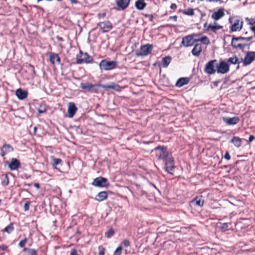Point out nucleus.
<instances>
[{
    "label": "nucleus",
    "mask_w": 255,
    "mask_h": 255,
    "mask_svg": "<svg viewBox=\"0 0 255 255\" xmlns=\"http://www.w3.org/2000/svg\"><path fill=\"white\" fill-rule=\"evenodd\" d=\"M93 62V59L92 57L89 56L86 52L83 53V52L80 50L79 54L77 55L76 62L77 64L92 63Z\"/></svg>",
    "instance_id": "f257e3e1"
},
{
    "label": "nucleus",
    "mask_w": 255,
    "mask_h": 255,
    "mask_svg": "<svg viewBox=\"0 0 255 255\" xmlns=\"http://www.w3.org/2000/svg\"><path fill=\"white\" fill-rule=\"evenodd\" d=\"M152 50V45L147 44L141 46L140 49L135 51V55L137 56H145L150 54Z\"/></svg>",
    "instance_id": "f03ea898"
},
{
    "label": "nucleus",
    "mask_w": 255,
    "mask_h": 255,
    "mask_svg": "<svg viewBox=\"0 0 255 255\" xmlns=\"http://www.w3.org/2000/svg\"><path fill=\"white\" fill-rule=\"evenodd\" d=\"M156 155L159 159L165 160L168 156L171 155L167 152L166 148L163 146H158L155 148Z\"/></svg>",
    "instance_id": "7ed1b4c3"
},
{
    "label": "nucleus",
    "mask_w": 255,
    "mask_h": 255,
    "mask_svg": "<svg viewBox=\"0 0 255 255\" xmlns=\"http://www.w3.org/2000/svg\"><path fill=\"white\" fill-rule=\"evenodd\" d=\"M117 64L116 61H108L106 60H103L100 62L99 66L102 70H110L116 68Z\"/></svg>",
    "instance_id": "20e7f679"
},
{
    "label": "nucleus",
    "mask_w": 255,
    "mask_h": 255,
    "mask_svg": "<svg viewBox=\"0 0 255 255\" xmlns=\"http://www.w3.org/2000/svg\"><path fill=\"white\" fill-rule=\"evenodd\" d=\"M217 60L209 61L204 68V72L208 75L214 74L216 71Z\"/></svg>",
    "instance_id": "39448f33"
},
{
    "label": "nucleus",
    "mask_w": 255,
    "mask_h": 255,
    "mask_svg": "<svg viewBox=\"0 0 255 255\" xmlns=\"http://www.w3.org/2000/svg\"><path fill=\"white\" fill-rule=\"evenodd\" d=\"M164 162L166 171L170 174H173L174 172V161L172 156H168L164 160Z\"/></svg>",
    "instance_id": "423d86ee"
},
{
    "label": "nucleus",
    "mask_w": 255,
    "mask_h": 255,
    "mask_svg": "<svg viewBox=\"0 0 255 255\" xmlns=\"http://www.w3.org/2000/svg\"><path fill=\"white\" fill-rule=\"evenodd\" d=\"M230 70L229 65L226 62L222 61L219 63L217 62L216 71L219 74H226Z\"/></svg>",
    "instance_id": "0eeeda50"
},
{
    "label": "nucleus",
    "mask_w": 255,
    "mask_h": 255,
    "mask_svg": "<svg viewBox=\"0 0 255 255\" xmlns=\"http://www.w3.org/2000/svg\"><path fill=\"white\" fill-rule=\"evenodd\" d=\"M92 184L94 186L100 187H106L109 186L107 179L101 176L95 178Z\"/></svg>",
    "instance_id": "6e6552de"
},
{
    "label": "nucleus",
    "mask_w": 255,
    "mask_h": 255,
    "mask_svg": "<svg viewBox=\"0 0 255 255\" xmlns=\"http://www.w3.org/2000/svg\"><path fill=\"white\" fill-rule=\"evenodd\" d=\"M98 26L103 33L109 32L113 28V25L110 21L100 22Z\"/></svg>",
    "instance_id": "1a4fd4ad"
},
{
    "label": "nucleus",
    "mask_w": 255,
    "mask_h": 255,
    "mask_svg": "<svg viewBox=\"0 0 255 255\" xmlns=\"http://www.w3.org/2000/svg\"><path fill=\"white\" fill-rule=\"evenodd\" d=\"M197 36V35L194 34L192 35H188L183 38L182 40L183 45L186 47L193 45L194 42L197 40V39H195L194 37H196Z\"/></svg>",
    "instance_id": "9d476101"
},
{
    "label": "nucleus",
    "mask_w": 255,
    "mask_h": 255,
    "mask_svg": "<svg viewBox=\"0 0 255 255\" xmlns=\"http://www.w3.org/2000/svg\"><path fill=\"white\" fill-rule=\"evenodd\" d=\"M254 60H255V52H248L243 61V64L244 66L249 65Z\"/></svg>",
    "instance_id": "9b49d317"
},
{
    "label": "nucleus",
    "mask_w": 255,
    "mask_h": 255,
    "mask_svg": "<svg viewBox=\"0 0 255 255\" xmlns=\"http://www.w3.org/2000/svg\"><path fill=\"white\" fill-rule=\"evenodd\" d=\"M222 28V26L217 24L216 22H215L214 24H208L206 22L204 24V28L205 29V30H210L214 33H216L218 30L221 29Z\"/></svg>",
    "instance_id": "f8f14e48"
},
{
    "label": "nucleus",
    "mask_w": 255,
    "mask_h": 255,
    "mask_svg": "<svg viewBox=\"0 0 255 255\" xmlns=\"http://www.w3.org/2000/svg\"><path fill=\"white\" fill-rule=\"evenodd\" d=\"M98 85L99 84L93 85L88 83H82L80 84V87L83 90L97 92L95 88L100 87V86H98Z\"/></svg>",
    "instance_id": "ddd939ff"
},
{
    "label": "nucleus",
    "mask_w": 255,
    "mask_h": 255,
    "mask_svg": "<svg viewBox=\"0 0 255 255\" xmlns=\"http://www.w3.org/2000/svg\"><path fill=\"white\" fill-rule=\"evenodd\" d=\"M238 39H237V37H233L231 42L232 46L236 48H239L240 49H243L246 46H249L251 44V42H250L248 44L239 43H238Z\"/></svg>",
    "instance_id": "4468645a"
},
{
    "label": "nucleus",
    "mask_w": 255,
    "mask_h": 255,
    "mask_svg": "<svg viewBox=\"0 0 255 255\" xmlns=\"http://www.w3.org/2000/svg\"><path fill=\"white\" fill-rule=\"evenodd\" d=\"M223 120L228 125H234L238 124L240 121V119L238 117H234L233 118L224 117Z\"/></svg>",
    "instance_id": "2eb2a0df"
},
{
    "label": "nucleus",
    "mask_w": 255,
    "mask_h": 255,
    "mask_svg": "<svg viewBox=\"0 0 255 255\" xmlns=\"http://www.w3.org/2000/svg\"><path fill=\"white\" fill-rule=\"evenodd\" d=\"M6 163L11 170L17 169L20 165L19 161L16 158H12L10 162L7 161Z\"/></svg>",
    "instance_id": "dca6fc26"
},
{
    "label": "nucleus",
    "mask_w": 255,
    "mask_h": 255,
    "mask_svg": "<svg viewBox=\"0 0 255 255\" xmlns=\"http://www.w3.org/2000/svg\"><path fill=\"white\" fill-rule=\"evenodd\" d=\"M98 86H100V87L105 89H113L118 92L121 90V87L118 84L114 83H112L110 85H98Z\"/></svg>",
    "instance_id": "f3484780"
},
{
    "label": "nucleus",
    "mask_w": 255,
    "mask_h": 255,
    "mask_svg": "<svg viewBox=\"0 0 255 255\" xmlns=\"http://www.w3.org/2000/svg\"><path fill=\"white\" fill-rule=\"evenodd\" d=\"M224 15V9L221 8L219 9L218 11L213 12L211 17L213 19L218 20L223 17Z\"/></svg>",
    "instance_id": "a211bd4d"
},
{
    "label": "nucleus",
    "mask_w": 255,
    "mask_h": 255,
    "mask_svg": "<svg viewBox=\"0 0 255 255\" xmlns=\"http://www.w3.org/2000/svg\"><path fill=\"white\" fill-rule=\"evenodd\" d=\"M77 110V107L73 103H69L68 107V113L69 118H72Z\"/></svg>",
    "instance_id": "6ab92c4d"
},
{
    "label": "nucleus",
    "mask_w": 255,
    "mask_h": 255,
    "mask_svg": "<svg viewBox=\"0 0 255 255\" xmlns=\"http://www.w3.org/2000/svg\"><path fill=\"white\" fill-rule=\"evenodd\" d=\"M243 27V22L240 20L236 19L231 27L232 31H240Z\"/></svg>",
    "instance_id": "aec40b11"
},
{
    "label": "nucleus",
    "mask_w": 255,
    "mask_h": 255,
    "mask_svg": "<svg viewBox=\"0 0 255 255\" xmlns=\"http://www.w3.org/2000/svg\"><path fill=\"white\" fill-rule=\"evenodd\" d=\"M194 206L202 207L204 205V200L202 196L196 197L191 202Z\"/></svg>",
    "instance_id": "412c9836"
},
{
    "label": "nucleus",
    "mask_w": 255,
    "mask_h": 255,
    "mask_svg": "<svg viewBox=\"0 0 255 255\" xmlns=\"http://www.w3.org/2000/svg\"><path fill=\"white\" fill-rule=\"evenodd\" d=\"M16 96L19 100H23L26 98L27 93L26 91L22 90L21 89L19 88L16 90L15 92Z\"/></svg>",
    "instance_id": "4be33fe9"
},
{
    "label": "nucleus",
    "mask_w": 255,
    "mask_h": 255,
    "mask_svg": "<svg viewBox=\"0 0 255 255\" xmlns=\"http://www.w3.org/2000/svg\"><path fill=\"white\" fill-rule=\"evenodd\" d=\"M49 61L52 64H54L55 63H59L60 58L57 54L51 53L49 55Z\"/></svg>",
    "instance_id": "5701e85b"
},
{
    "label": "nucleus",
    "mask_w": 255,
    "mask_h": 255,
    "mask_svg": "<svg viewBox=\"0 0 255 255\" xmlns=\"http://www.w3.org/2000/svg\"><path fill=\"white\" fill-rule=\"evenodd\" d=\"M189 82V78L188 77H183L179 78L176 81V86L181 87L186 84H187Z\"/></svg>",
    "instance_id": "b1692460"
},
{
    "label": "nucleus",
    "mask_w": 255,
    "mask_h": 255,
    "mask_svg": "<svg viewBox=\"0 0 255 255\" xmlns=\"http://www.w3.org/2000/svg\"><path fill=\"white\" fill-rule=\"evenodd\" d=\"M108 197V193L106 191H101L98 193L96 200L99 202H101L106 200Z\"/></svg>",
    "instance_id": "393cba45"
},
{
    "label": "nucleus",
    "mask_w": 255,
    "mask_h": 255,
    "mask_svg": "<svg viewBox=\"0 0 255 255\" xmlns=\"http://www.w3.org/2000/svg\"><path fill=\"white\" fill-rule=\"evenodd\" d=\"M130 0H120L117 1V5L122 9L128 7L129 3Z\"/></svg>",
    "instance_id": "a878e982"
},
{
    "label": "nucleus",
    "mask_w": 255,
    "mask_h": 255,
    "mask_svg": "<svg viewBox=\"0 0 255 255\" xmlns=\"http://www.w3.org/2000/svg\"><path fill=\"white\" fill-rule=\"evenodd\" d=\"M231 142L237 148L240 147L242 144V139L238 136H234Z\"/></svg>",
    "instance_id": "bb28decb"
},
{
    "label": "nucleus",
    "mask_w": 255,
    "mask_h": 255,
    "mask_svg": "<svg viewBox=\"0 0 255 255\" xmlns=\"http://www.w3.org/2000/svg\"><path fill=\"white\" fill-rule=\"evenodd\" d=\"M202 51L201 44H196L192 50V53L193 55L198 56Z\"/></svg>",
    "instance_id": "cd10ccee"
},
{
    "label": "nucleus",
    "mask_w": 255,
    "mask_h": 255,
    "mask_svg": "<svg viewBox=\"0 0 255 255\" xmlns=\"http://www.w3.org/2000/svg\"><path fill=\"white\" fill-rule=\"evenodd\" d=\"M145 6L146 3L144 2V0H138L135 2V6L139 10L143 9Z\"/></svg>",
    "instance_id": "c85d7f7f"
},
{
    "label": "nucleus",
    "mask_w": 255,
    "mask_h": 255,
    "mask_svg": "<svg viewBox=\"0 0 255 255\" xmlns=\"http://www.w3.org/2000/svg\"><path fill=\"white\" fill-rule=\"evenodd\" d=\"M171 61V58L169 56H166L163 58V67L166 68L169 65Z\"/></svg>",
    "instance_id": "c756f323"
},
{
    "label": "nucleus",
    "mask_w": 255,
    "mask_h": 255,
    "mask_svg": "<svg viewBox=\"0 0 255 255\" xmlns=\"http://www.w3.org/2000/svg\"><path fill=\"white\" fill-rule=\"evenodd\" d=\"M196 41H201L205 45H208L210 43L209 39L206 36H203L199 39H197Z\"/></svg>",
    "instance_id": "7c9ffc66"
},
{
    "label": "nucleus",
    "mask_w": 255,
    "mask_h": 255,
    "mask_svg": "<svg viewBox=\"0 0 255 255\" xmlns=\"http://www.w3.org/2000/svg\"><path fill=\"white\" fill-rule=\"evenodd\" d=\"M23 251L27 252V255H37L34 249L24 248Z\"/></svg>",
    "instance_id": "2f4dec72"
},
{
    "label": "nucleus",
    "mask_w": 255,
    "mask_h": 255,
    "mask_svg": "<svg viewBox=\"0 0 255 255\" xmlns=\"http://www.w3.org/2000/svg\"><path fill=\"white\" fill-rule=\"evenodd\" d=\"M2 148L5 150V152H11L13 150L12 147L11 145L6 144L3 145Z\"/></svg>",
    "instance_id": "473e14b6"
},
{
    "label": "nucleus",
    "mask_w": 255,
    "mask_h": 255,
    "mask_svg": "<svg viewBox=\"0 0 255 255\" xmlns=\"http://www.w3.org/2000/svg\"><path fill=\"white\" fill-rule=\"evenodd\" d=\"M182 13L188 15H193L194 14V10L192 8H188L182 10Z\"/></svg>",
    "instance_id": "72a5a7b5"
},
{
    "label": "nucleus",
    "mask_w": 255,
    "mask_h": 255,
    "mask_svg": "<svg viewBox=\"0 0 255 255\" xmlns=\"http://www.w3.org/2000/svg\"><path fill=\"white\" fill-rule=\"evenodd\" d=\"M13 230V224L10 223L9 225L6 227L4 229V231L8 234L10 233Z\"/></svg>",
    "instance_id": "f704fd0d"
},
{
    "label": "nucleus",
    "mask_w": 255,
    "mask_h": 255,
    "mask_svg": "<svg viewBox=\"0 0 255 255\" xmlns=\"http://www.w3.org/2000/svg\"><path fill=\"white\" fill-rule=\"evenodd\" d=\"M228 62L233 64H236L238 63V58L236 56L230 57L228 59Z\"/></svg>",
    "instance_id": "c9c22d12"
},
{
    "label": "nucleus",
    "mask_w": 255,
    "mask_h": 255,
    "mask_svg": "<svg viewBox=\"0 0 255 255\" xmlns=\"http://www.w3.org/2000/svg\"><path fill=\"white\" fill-rule=\"evenodd\" d=\"M252 36H250V37H242V36H240V37H237V39H238V40H245L246 41H248L249 42V43L250 42H251L252 43Z\"/></svg>",
    "instance_id": "e433bc0d"
},
{
    "label": "nucleus",
    "mask_w": 255,
    "mask_h": 255,
    "mask_svg": "<svg viewBox=\"0 0 255 255\" xmlns=\"http://www.w3.org/2000/svg\"><path fill=\"white\" fill-rule=\"evenodd\" d=\"M51 158L53 159V166H56L58 164H59L61 163L62 160L60 158H55L53 156H51Z\"/></svg>",
    "instance_id": "4c0bfd02"
},
{
    "label": "nucleus",
    "mask_w": 255,
    "mask_h": 255,
    "mask_svg": "<svg viewBox=\"0 0 255 255\" xmlns=\"http://www.w3.org/2000/svg\"><path fill=\"white\" fill-rule=\"evenodd\" d=\"M114 234V231L112 229H110L107 232L105 233L107 238H110Z\"/></svg>",
    "instance_id": "58836bf2"
},
{
    "label": "nucleus",
    "mask_w": 255,
    "mask_h": 255,
    "mask_svg": "<svg viewBox=\"0 0 255 255\" xmlns=\"http://www.w3.org/2000/svg\"><path fill=\"white\" fill-rule=\"evenodd\" d=\"M122 247L121 246L118 247L114 252V255H121L122 251Z\"/></svg>",
    "instance_id": "ea45409f"
},
{
    "label": "nucleus",
    "mask_w": 255,
    "mask_h": 255,
    "mask_svg": "<svg viewBox=\"0 0 255 255\" xmlns=\"http://www.w3.org/2000/svg\"><path fill=\"white\" fill-rule=\"evenodd\" d=\"M1 183H2V185H4V186H6V185H7L8 184L9 180H8V176H7V175L6 174L4 175V179L2 181Z\"/></svg>",
    "instance_id": "a19ab883"
},
{
    "label": "nucleus",
    "mask_w": 255,
    "mask_h": 255,
    "mask_svg": "<svg viewBox=\"0 0 255 255\" xmlns=\"http://www.w3.org/2000/svg\"><path fill=\"white\" fill-rule=\"evenodd\" d=\"M27 242L26 238H24V239L20 241L18 244V246L20 248H23L24 247L25 244Z\"/></svg>",
    "instance_id": "79ce46f5"
},
{
    "label": "nucleus",
    "mask_w": 255,
    "mask_h": 255,
    "mask_svg": "<svg viewBox=\"0 0 255 255\" xmlns=\"http://www.w3.org/2000/svg\"><path fill=\"white\" fill-rule=\"evenodd\" d=\"M229 228V224L227 223H222L221 225L220 228L223 230H227Z\"/></svg>",
    "instance_id": "37998d69"
},
{
    "label": "nucleus",
    "mask_w": 255,
    "mask_h": 255,
    "mask_svg": "<svg viewBox=\"0 0 255 255\" xmlns=\"http://www.w3.org/2000/svg\"><path fill=\"white\" fill-rule=\"evenodd\" d=\"M46 111V109L43 107L40 106V108L38 109V112L39 114L44 113Z\"/></svg>",
    "instance_id": "c03bdc74"
},
{
    "label": "nucleus",
    "mask_w": 255,
    "mask_h": 255,
    "mask_svg": "<svg viewBox=\"0 0 255 255\" xmlns=\"http://www.w3.org/2000/svg\"><path fill=\"white\" fill-rule=\"evenodd\" d=\"M122 244L124 247H129L130 245V243L129 241L128 240H124L123 241V242H122Z\"/></svg>",
    "instance_id": "a18cd8bd"
},
{
    "label": "nucleus",
    "mask_w": 255,
    "mask_h": 255,
    "mask_svg": "<svg viewBox=\"0 0 255 255\" xmlns=\"http://www.w3.org/2000/svg\"><path fill=\"white\" fill-rule=\"evenodd\" d=\"M29 206H30V202H29V201L26 202L24 204V211H27L29 208Z\"/></svg>",
    "instance_id": "49530a36"
},
{
    "label": "nucleus",
    "mask_w": 255,
    "mask_h": 255,
    "mask_svg": "<svg viewBox=\"0 0 255 255\" xmlns=\"http://www.w3.org/2000/svg\"><path fill=\"white\" fill-rule=\"evenodd\" d=\"M106 16V12L99 13L98 14V17L99 19L104 18Z\"/></svg>",
    "instance_id": "de8ad7c7"
},
{
    "label": "nucleus",
    "mask_w": 255,
    "mask_h": 255,
    "mask_svg": "<svg viewBox=\"0 0 255 255\" xmlns=\"http://www.w3.org/2000/svg\"><path fill=\"white\" fill-rule=\"evenodd\" d=\"M224 158L227 159V160H229L231 158V156H230V155L229 154V153L227 151L225 154V155H224Z\"/></svg>",
    "instance_id": "09e8293b"
},
{
    "label": "nucleus",
    "mask_w": 255,
    "mask_h": 255,
    "mask_svg": "<svg viewBox=\"0 0 255 255\" xmlns=\"http://www.w3.org/2000/svg\"><path fill=\"white\" fill-rule=\"evenodd\" d=\"M70 255H79L76 250L74 249L70 253Z\"/></svg>",
    "instance_id": "8fccbe9b"
},
{
    "label": "nucleus",
    "mask_w": 255,
    "mask_h": 255,
    "mask_svg": "<svg viewBox=\"0 0 255 255\" xmlns=\"http://www.w3.org/2000/svg\"><path fill=\"white\" fill-rule=\"evenodd\" d=\"M254 139H255V136L254 135H250L249 137V142H251L252 141H253Z\"/></svg>",
    "instance_id": "3c124183"
},
{
    "label": "nucleus",
    "mask_w": 255,
    "mask_h": 255,
    "mask_svg": "<svg viewBox=\"0 0 255 255\" xmlns=\"http://www.w3.org/2000/svg\"><path fill=\"white\" fill-rule=\"evenodd\" d=\"M7 249V247L5 245H2L0 246V249L2 251H5Z\"/></svg>",
    "instance_id": "603ef678"
},
{
    "label": "nucleus",
    "mask_w": 255,
    "mask_h": 255,
    "mask_svg": "<svg viewBox=\"0 0 255 255\" xmlns=\"http://www.w3.org/2000/svg\"><path fill=\"white\" fill-rule=\"evenodd\" d=\"M105 250L103 248L99 253L98 255H104Z\"/></svg>",
    "instance_id": "864d4df0"
},
{
    "label": "nucleus",
    "mask_w": 255,
    "mask_h": 255,
    "mask_svg": "<svg viewBox=\"0 0 255 255\" xmlns=\"http://www.w3.org/2000/svg\"><path fill=\"white\" fill-rule=\"evenodd\" d=\"M34 186L35 188H36L37 189H39L40 188V185L38 183H34Z\"/></svg>",
    "instance_id": "5fc2aeb1"
},
{
    "label": "nucleus",
    "mask_w": 255,
    "mask_h": 255,
    "mask_svg": "<svg viewBox=\"0 0 255 255\" xmlns=\"http://www.w3.org/2000/svg\"><path fill=\"white\" fill-rule=\"evenodd\" d=\"M170 7H171L172 9L175 8V4H174V3H172V4H171V6H170Z\"/></svg>",
    "instance_id": "6e6d98bb"
},
{
    "label": "nucleus",
    "mask_w": 255,
    "mask_h": 255,
    "mask_svg": "<svg viewBox=\"0 0 255 255\" xmlns=\"http://www.w3.org/2000/svg\"><path fill=\"white\" fill-rule=\"evenodd\" d=\"M171 19H173L175 20V16H170L169 18V20H171Z\"/></svg>",
    "instance_id": "4d7b16f0"
},
{
    "label": "nucleus",
    "mask_w": 255,
    "mask_h": 255,
    "mask_svg": "<svg viewBox=\"0 0 255 255\" xmlns=\"http://www.w3.org/2000/svg\"><path fill=\"white\" fill-rule=\"evenodd\" d=\"M70 1H71V2L72 3H77V1H76V0H70Z\"/></svg>",
    "instance_id": "13d9d810"
},
{
    "label": "nucleus",
    "mask_w": 255,
    "mask_h": 255,
    "mask_svg": "<svg viewBox=\"0 0 255 255\" xmlns=\"http://www.w3.org/2000/svg\"><path fill=\"white\" fill-rule=\"evenodd\" d=\"M220 0H208V1H210V2H212V1H216V2H217V1H219Z\"/></svg>",
    "instance_id": "bf43d9fd"
},
{
    "label": "nucleus",
    "mask_w": 255,
    "mask_h": 255,
    "mask_svg": "<svg viewBox=\"0 0 255 255\" xmlns=\"http://www.w3.org/2000/svg\"><path fill=\"white\" fill-rule=\"evenodd\" d=\"M37 128L36 127H34L33 128L34 132L35 133L36 131Z\"/></svg>",
    "instance_id": "052dcab7"
},
{
    "label": "nucleus",
    "mask_w": 255,
    "mask_h": 255,
    "mask_svg": "<svg viewBox=\"0 0 255 255\" xmlns=\"http://www.w3.org/2000/svg\"><path fill=\"white\" fill-rule=\"evenodd\" d=\"M57 39L59 40H62V38L60 37H57Z\"/></svg>",
    "instance_id": "680f3d73"
},
{
    "label": "nucleus",
    "mask_w": 255,
    "mask_h": 255,
    "mask_svg": "<svg viewBox=\"0 0 255 255\" xmlns=\"http://www.w3.org/2000/svg\"><path fill=\"white\" fill-rule=\"evenodd\" d=\"M5 152H2V153H1V156H3L5 154Z\"/></svg>",
    "instance_id": "e2e57ef3"
},
{
    "label": "nucleus",
    "mask_w": 255,
    "mask_h": 255,
    "mask_svg": "<svg viewBox=\"0 0 255 255\" xmlns=\"http://www.w3.org/2000/svg\"><path fill=\"white\" fill-rule=\"evenodd\" d=\"M188 1H190L191 2H193L194 0H188Z\"/></svg>",
    "instance_id": "0e129e2a"
},
{
    "label": "nucleus",
    "mask_w": 255,
    "mask_h": 255,
    "mask_svg": "<svg viewBox=\"0 0 255 255\" xmlns=\"http://www.w3.org/2000/svg\"><path fill=\"white\" fill-rule=\"evenodd\" d=\"M194 38H195V39H198V38H197V37H196V38H195V37H194Z\"/></svg>",
    "instance_id": "69168bd1"
},
{
    "label": "nucleus",
    "mask_w": 255,
    "mask_h": 255,
    "mask_svg": "<svg viewBox=\"0 0 255 255\" xmlns=\"http://www.w3.org/2000/svg\"><path fill=\"white\" fill-rule=\"evenodd\" d=\"M38 1V0H37Z\"/></svg>",
    "instance_id": "338daca9"
}]
</instances>
